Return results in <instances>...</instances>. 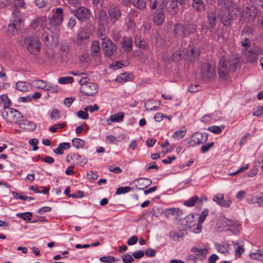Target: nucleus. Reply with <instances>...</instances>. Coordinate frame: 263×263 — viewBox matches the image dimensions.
Masks as SVG:
<instances>
[{
  "mask_svg": "<svg viewBox=\"0 0 263 263\" xmlns=\"http://www.w3.org/2000/svg\"><path fill=\"white\" fill-rule=\"evenodd\" d=\"M239 59L234 57L228 61L224 58L219 60V66L218 69L219 77L221 79H226L228 76L229 71H234L238 65Z\"/></svg>",
  "mask_w": 263,
  "mask_h": 263,
  "instance_id": "1",
  "label": "nucleus"
},
{
  "mask_svg": "<svg viewBox=\"0 0 263 263\" xmlns=\"http://www.w3.org/2000/svg\"><path fill=\"white\" fill-rule=\"evenodd\" d=\"M77 81L81 85V92L85 95L89 96L98 92L99 87L97 84L89 82V79L87 77H83L80 79H77Z\"/></svg>",
  "mask_w": 263,
  "mask_h": 263,
  "instance_id": "2",
  "label": "nucleus"
},
{
  "mask_svg": "<svg viewBox=\"0 0 263 263\" xmlns=\"http://www.w3.org/2000/svg\"><path fill=\"white\" fill-rule=\"evenodd\" d=\"M2 116L6 119L8 123H18L23 117V115L18 110L9 108L2 111Z\"/></svg>",
  "mask_w": 263,
  "mask_h": 263,
  "instance_id": "3",
  "label": "nucleus"
},
{
  "mask_svg": "<svg viewBox=\"0 0 263 263\" xmlns=\"http://www.w3.org/2000/svg\"><path fill=\"white\" fill-rule=\"evenodd\" d=\"M25 45L29 52L32 54H38L41 50V43L36 36H29L24 41Z\"/></svg>",
  "mask_w": 263,
  "mask_h": 263,
  "instance_id": "4",
  "label": "nucleus"
},
{
  "mask_svg": "<svg viewBox=\"0 0 263 263\" xmlns=\"http://www.w3.org/2000/svg\"><path fill=\"white\" fill-rule=\"evenodd\" d=\"M201 73L205 80H212L216 76L215 65L213 62H206L202 64Z\"/></svg>",
  "mask_w": 263,
  "mask_h": 263,
  "instance_id": "5",
  "label": "nucleus"
},
{
  "mask_svg": "<svg viewBox=\"0 0 263 263\" xmlns=\"http://www.w3.org/2000/svg\"><path fill=\"white\" fill-rule=\"evenodd\" d=\"M53 13L50 17L49 24L52 26H60L64 20L63 9L61 7H57L52 10Z\"/></svg>",
  "mask_w": 263,
  "mask_h": 263,
  "instance_id": "6",
  "label": "nucleus"
},
{
  "mask_svg": "<svg viewBox=\"0 0 263 263\" xmlns=\"http://www.w3.org/2000/svg\"><path fill=\"white\" fill-rule=\"evenodd\" d=\"M102 46L106 57L112 55L117 50V46L107 37L102 39Z\"/></svg>",
  "mask_w": 263,
  "mask_h": 263,
  "instance_id": "7",
  "label": "nucleus"
},
{
  "mask_svg": "<svg viewBox=\"0 0 263 263\" xmlns=\"http://www.w3.org/2000/svg\"><path fill=\"white\" fill-rule=\"evenodd\" d=\"M90 34L86 28H81L77 34L75 43L79 46H84L88 44L89 41Z\"/></svg>",
  "mask_w": 263,
  "mask_h": 263,
  "instance_id": "8",
  "label": "nucleus"
},
{
  "mask_svg": "<svg viewBox=\"0 0 263 263\" xmlns=\"http://www.w3.org/2000/svg\"><path fill=\"white\" fill-rule=\"evenodd\" d=\"M242 51L246 55L248 62H254L256 61L258 55L262 54L261 49L257 47L251 48L250 49H243Z\"/></svg>",
  "mask_w": 263,
  "mask_h": 263,
  "instance_id": "9",
  "label": "nucleus"
},
{
  "mask_svg": "<svg viewBox=\"0 0 263 263\" xmlns=\"http://www.w3.org/2000/svg\"><path fill=\"white\" fill-rule=\"evenodd\" d=\"M73 14L81 22H85L90 17V10L84 6H80L73 11Z\"/></svg>",
  "mask_w": 263,
  "mask_h": 263,
  "instance_id": "10",
  "label": "nucleus"
},
{
  "mask_svg": "<svg viewBox=\"0 0 263 263\" xmlns=\"http://www.w3.org/2000/svg\"><path fill=\"white\" fill-rule=\"evenodd\" d=\"M110 21L114 24L119 20L121 16V11L118 6L115 4H110L107 8Z\"/></svg>",
  "mask_w": 263,
  "mask_h": 263,
  "instance_id": "11",
  "label": "nucleus"
},
{
  "mask_svg": "<svg viewBox=\"0 0 263 263\" xmlns=\"http://www.w3.org/2000/svg\"><path fill=\"white\" fill-rule=\"evenodd\" d=\"M208 136L206 133L195 132L192 135L189 143L193 146L199 145L205 142L208 140Z\"/></svg>",
  "mask_w": 263,
  "mask_h": 263,
  "instance_id": "12",
  "label": "nucleus"
},
{
  "mask_svg": "<svg viewBox=\"0 0 263 263\" xmlns=\"http://www.w3.org/2000/svg\"><path fill=\"white\" fill-rule=\"evenodd\" d=\"M199 50L194 45H190L186 48L185 55L191 62L196 61L199 56Z\"/></svg>",
  "mask_w": 263,
  "mask_h": 263,
  "instance_id": "13",
  "label": "nucleus"
},
{
  "mask_svg": "<svg viewBox=\"0 0 263 263\" xmlns=\"http://www.w3.org/2000/svg\"><path fill=\"white\" fill-rule=\"evenodd\" d=\"M98 23L100 28H104L106 26L108 23V17L105 10H101L99 12L98 15ZM98 34L102 36L103 31L102 29L100 28V30L98 31Z\"/></svg>",
  "mask_w": 263,
  "mask_h": 263,
  "instance_id": "14",
  "label": "nucleus"
},
{
  "mask_svg": "<svg viewBox=\"0 0 263 263\" xmlns=\"http://www.w3.org/2000/svg\"><path fill=\"white\" fill-rule=\"evenodd\" d=\"M213 200L221 206L229 208L231 203L232 200L229 197L224 199V195L221 193H218L213 197Z\"/></svg>",
  "mask_w": 263,
  "mask_h": 263,
  "instance_id": "15",
  "label": "nucleus"
},
{
  "mask_svg": "<svg viewBox=\"0 0 263 263\" xmlns=\"http://www.w3.org/2000/svg\"><path fill=\"white\" fill-rule=\"evenodd\" d=\"M191 251L192 252L194 253L195 254L191 255V257H193L196 259H200V260H204L207 254L209 253L208 249L206 248L201 249L197 247H194L191 249Z\"/></svg>",
  "mask_w": 263,
  "mask_h": 263,
  "instance_id": "16",
  "label": "nucleus"
},
{
  "mask_svg": "<svg viewBox=\"0 0 263 263\" xmlns=\"http://www.w3.org/2000/svg\"><path fill=\"white\" fill-rule=\"evenodd\" d=\"M223 225L227 227V230H229L237 234L239 232L238 227L240 226L239 222L234 221L228 219H225L223 221Z\"/></svg>",
  "mask_w": 263,
  "mask_h": 263,
  "instance_id": "17",
  "label": "nucleus"
},
{
  "mask_svg": "<svg viewBox=\"0 0 263 263\" xmlns=\"http://www.w3.org/2000/svg\"><path fill=\"white\" fill-rule=\"evenodd\" d=\"M218 14L216 9H211L208 13V20L211 28H214L218 16Z\"/></svg>",
  "mask_w": 263,
  "mask_h": 263,
  "instance_id": "18",
  "label": "nucleus"
},
{
  "mask_svg": "<svg viewBox=\"0 0 263 263\" xmlns=\"http://www.w3.org/2000/svg\"><path fill=\"white\" fill-rule=\"evenodd\" d=\"M67 160L70 162L73 160L74 162L79 164L80 165H84L87 163V160L85 158H82L78 154L71 153L67 155Z\"/></svg>",
  "mask_w": 263,
  "mask_h": 263,
  "instance_id": "19",
  "label": "nucleus"
},
{
  "mask_svg": "<svg viewBox=\"0 0 263 263\" xmlns=\"http://www.w3.org/2000/svg\"><path fill=\"white\" fill-rule=\"evenodd\" d=\"M163 9H157L153 15V20L157 25H161L164 21L165 16L162 11Z\"/></svg>",
  "mask_w": 263,
  "mask_h": 263,
  "instance_id": "20",
  "label": "nucleus"
},
{
  "mask_svg": "<svg viewBox=\"0 0 263 263\" xmlns=\"http://www.w3.org/2000/svg\"><path fill=\"white\" fill-rule=\"evenodd\" d=\"M133 183L138 189L142 190L150 185L152 181L147 178H139L135 180Z\"/></svg>",
  "mask_w": 263,
  "mask_h": 263,
  "instance_id": "21",
  "label": "nucleus"
},
{
  "mask_svg": "<svg viewBox=\"0 0 263 263\" xmlns=\"http://www.w3.org/2000/svg\"><path fill=\"white\" fill-rule=\"evenodd\" d=\"M165 214L166 217H168L170 215H174L176 219L182 220L183 211L179 208H169L165 210Z\"/></svg>",
  "mask_w": 263,
  "mask_h": 263,
  "instance_id": "22",
  "label": "nucleus"
},
{
  "mask_svg": "<svg viewBox=\"0 0 263 263\" xmlns=\"http://www.w3.org/2000/svg\"><path fill=\"white\" fill-rule=\"evenodd\" d=\"M18 125L21 128L28 131L33 130L36 126L34 123L24 119L20 120Z\"/></svg>",
  "mask_w": 263,
  "mask_h": 263,
  "instance_id": "23",
  "label": "nucleus"
},
{
  "mask_svg": "<svg viewBox=\"0 0 263 263\" xmlns=\"http://www.w3.org/2000/svg\"><path fill=\"white\" fill-rule=\"evenodd\" d=\"M161 103L159 101L154 100H148L145 102L144 107L147 110H156L160 106Z\"/></svg>",
  "mask_w": 263,
  "mask_h": 263,
  "instance_id": "24",
  "label": "nucleus"
},
{
  "mask_svg": "<svg viewBox=\"0 0 263 263\" xmlns=\"http://www.w3.org/2000/svg\"><path fill=\"white\" fill-rule=\"evenodd\" d=\"M122 46L123 49L126 52H129L133 48V40L130 37H123L122 38Z\"/></svg>",
  "mask_w": 263,
  "mask_h": 263,
  "instance_id": "25",
  "label": "nucleus"
},
{
  "mask_svg": "<svg viewBox=\"0 0 263 263\" xmlns=\"http://www.w3.org/2000/svg\"><path fill=\"white\" fill-rule=\"evenodd\" d=\"M218 5L224 7L229 11L233 10L235 7L232 0H218Z\"/></svg>",
  "mask_w": 263,
  "mask_h": 263,
  "instance_id": "26",
  "label": "nucleus"
},
{
  "mask_svg": "<svg viewBox=\"0 0 263 263\" xmlns=\"http://www.w3.org/2000/svg\"><path fill=\"white\" fill-rule=\"evenodd\" d=\"M23 26V23H21L19 24L17 22H15V20H13L12 23H10L8 26V32L9 34H14L16 30L21 29Z\"/></svg>",
  "mask_w": 263,
  "mask_h": 263,
  "instance_id": "27",
  "label": "nucleus"
},
{
  "mask_svg": "<svg viewBox=\"0 0 263 263\" xmlns=\"http://www.w3.org/2000/svg\"><path fill=\"white\" fill-rule=\"evenodd\" d=\"M70 147V144L69 142H63L60 143L57 148L53 149V152L57 154L62 155L64 151L68 149Z\"/></svg>",
  "mask_w": 263,
  "mask_h": 263,
  "instance_id": "28",
  "label": "nucleus"
},
{
  "mask_svg": "<svg viewBox=\"0 0 263 263\" xmlns=\"http://www.w3.org/2000/svg\"><path fill=\"white\" fill-rule=\"evenodd\" d=\"M185 47H182L180 48L179 50H176L174 51V53L172 54L171 58H168V59H165L164 58V59L166 61H170V60H175L179 61L181 59L183 53H184Z\"/></svg>",
  "mask_w": 263,
  "mask_h": 263,
  "instance_id": "29",
  "label": "nucleus"
},
{
  "mask_svg": "<svg viewBox=\"0 0 263 263\" xmlns=\"http://www.w3.org/2000/svg\"><path fill=\"white\" fill-rule=\"evenodd\" d=\"M215 247L217 250L222 254L229 252L230 248V245L226 242L216 244Z\"/></svg>",
  "mask_w": 263,
  "mask_h": 263,
  "instance_id": "30",
  "label": "nucleus"
},
{
  "mask_svg": "<svg viewBox=\"0 0 263 263\" xmlns=\"http://www.w3.org/2000/svg\"><path fill=\"white\" fill-rule=\"evenodd\" d=\"M149 7L151 9H163L164 0H149Z\"/></svg>",
  "mask_w": 263,
  "mask_h": 263,
  "instance_id": "31",
  "label": "nucleus"
},
{
  "mask_svg": "<svg viewBox=\"0 0 263 263\" xmlns=\"http://www.w3.org/2000/svg\"><path fill=\"white\" fill-rule=\"evenodd\" d=\"M229 12H224L222 15H219L221 23L226 26H229L231 24L232 16H230Z\"/></svg>",
  "mask_w": 263,
  "mask_h": 263,
  "instance_id": "32",
  "label": "nucleus"
},
{
  "mask_svg": "<svg viewBox=\"0 0 263 263\" xmlns=\"http://www.w3.org/2000/svg\"><path fill=\"white\" fill-rule=\"evenodd\" d=\"M137 15V13L135 10H130L129 13L128 14L127 16V27L129 29L133 28L135 25V20L134 19V17Z\"/></svg>",
  "mask_w": 263,
  "mask_h": 263,
  "instance_id": "33",
  "label": "nucleus"
},
{
  "mask_svg": "<svg viewBox=\"0 0 263 263\" xmlns=\"http://www.w3.org/2000/svg\"><path fill=\"white\" fill-rule=\"evenodd\" d=\"M20 8H21L18 7H14L12 13L14 17L13 20H15V22H17L19 24H20L21 23H23V16Z\"/></svg>",
  "mask_w": 263,
  "mask_h": 263,
  "instance_id": "34",
  "label": "nucleus"
},
{
  "mask_svg": "<svg viewBox=\"0 0 263 263\" xmlns=\"http://www.w3.org/2000/svg\"><path fill=\"white\" fill-rule=\"evenodd\" d=\"M183 236V232L181 230L172 231L170 233V237L174 241H179Z\"/></svg>",
  "mask_w": 263,
  "mask_h": 263,
  "instance_id": "35",
  "label": "nucleus"
},
{
  "mask_svg": "<svg viewBox=\"0 0 263 263\" xmlns=\"http://www.w3.org/2000/svg\"><path fill=\"white\" fill-rule=\"evenodd\" d=\"M175 33L179 36H185L187 35V33L186 32V30L184 26L181 24H176L174 27Z\"/></svg>",
  "mask_w": 263,
  "mask_h": 263,
  "instance_id": "36",
  "label": "nucleus"
},
{
  "mask_svg": "<svg viewBox=\"0 0 263 263\" xmlns=\"http://www.w3.org/2000/svg\"><path fill=\"white\" fill-rule=\"evenodd\" d=\"M134 78V76L132 73H128L127 72H125L123 73H121L119 76H118L116 81L119 82H125L127 81H131Z\"/></svg>",
  "mask_w": 263,
  "mask_h": 263,
  "instance_id": "37",
  "label": "nucleus"
},
{
  "mask_svg": "<svg viewBox=\"0 0 263 263\" xmlns=\"http://www.w3.org/2000/svg\"><path fill=\"white\" fill-rule=\"evenodd\" d=\"M16 89L22 92L28 91L30 88L28 83L25 82L20 81L15 84Z\"/></svg>",
  "mask_w": 263,
  "mask_h": 263,
  "instance_id": "38",
  "label": "nucleus"
},
{
  "mask_svg": "<svg viewBox=\"0 0 263 263\" xmlns=\"http://www.w3.org/2000/svg\"><path fill=\"white\" fill-rule=\"evenodd\" d=\"M0 103L3 104V110L7 109L10 108V106L11 104V101L10 99L8 98V96L6 94H4L0 96Z\"/></svg>",
  "mask_w": 263,
  "mask_h": 263,
  "instance_id": "39",
  "label": "nucleus"
},
{
  "mask_svg": "<svg viewBox=\"0 0 263 263\" xmlns=\"http://www.w3.org/2000/svg\"><path fill=\"white\" fill-rule=\"evenodd\" d=\"M132 3L134 6L139 10H143L146 8L145 0H132Z\"/></svg>",
  "mask_w": 263,
  "mask_h": 263,
  "instance_id": "40",
  "label": "nucleus"
},
{
  "mask_svg": "<svg viewBox=\"0 0 263 263\" xmlns=\"http://www.w3.org/2000/svg\"><path fill=\"white\" fill-rule=\"evenodd\" d=\"M194 217L195 215L194 214H190L186 216L182 219L181 223L186 227H191L193 225Z\"/></svg>",
  "mask_w": 263,
  "mask_h": 263,
  "instance_id": "41",
  "label": "nucleus"
},
{
  "mask_svg": "<svg viewBox=\"0 0 263 263\" xmlns=\"http://www.w3.org/2000/svg\"><path fill=\"white\" fill-rule=\"evenodd\" d=\"M135 44L136 46L139 47L140 49H145L147 47V45L146 42L142 40L140 36L137 35L135 38Z\"/></svg>",
  "mask_w": 263,
  "mask_h": 263,
  "instance_id": "42",
  "label": "nucleus"
},
{
  "mask_svg": "<svg viewBox=\"0 0 263 263\" xmlns=\"http://www.w3.org/2000/svg\"><path fill=\"white\" fill-rule=\"evenodd\" d=\"M100 51V43L97 41H93L91 44V52L93 55H97Z\"/></svg>",
  "mask_w": 263,
  "mask_h": 263,
  "instance_id": "43",
  "label": "nucleus"
},
{
  "mask_svg": "<svg viewBox=\"0 0 263 263\" xmlns=\"http://www.w3.org/2000/svg\"><path fill=\"white\" fill-rule=\"evenodd\" d=\"M242 17L247 19V22L252 21L254 18L255 15L253 13H251L250 10L247 8L245 11H243L242 13Z\"/></svg>",
  "mask_w": 263,
  "mask_h": 263,
  "instance_id": "44",
  "label": "nucleus"
},
{
  "mask_svg": "<svg viewBox=\"0 0 263 263\" xmlns=\"http://www.w3.org/2000/svg\"><path fill=\"white\" fill-rule=\"evenodd\" d=\"M167 6L168 11L173 13H176L178 9V6L176 1H171L167 2Z\"/></svg>",
  "mask_w": 263,
  "mask_h": 263,
  "instance_id": "45",
  "label": "nucleus"
},
{
  "mask_svg": "<svg viewBox=\"0 0 263 263\" xmlns=\"http://www.w3.org/2000/svg\"><path fill=\"white\" fill-rule=\"evenodd\" d=\"M45 22V18L43 17H38L35 20H34L30 25V27L35 29L40 26H43Z\"/></svg>",
  "mask_w": 263,
  "mask_h": 263,
  "instance_id": "46",
  "label": "nucleus"
},
{
  "mask_svg": "<svg viewBox=\"0 0 263 263\" xmlns=\"http://www.w3.org/2000/svg\"><path fill=\"white\" fill-rule=\"evenodd\" d=\"M192 7L197 11H201L204 8V5L202 0H193Z\"/></svg>",
  "mask_w": 263,
  "mask_h": 263,
  "instance_id": "47",
  "label": "nucleus"
},
{
  "mask_svg": "<svg viewBox=\"0 0 263 263\" xmlns=\"http://www.w3.org/2000/svg\"><path fill=\"white\" fill-rule=\"evenodd\" d=\"M124 113L122 112L112 115L110 117V120L113 122H120L123 120L124 118Z\"/></svg>",
  "mask_w": 263,
  "mask_h": 263,
  "instance_id": "48",
  "label": "nucleus"
},
{
  "mask_svg": "<svg viewBox=\"0 0 263 263\" xmlns=\"http://www.w3.org/2000/svg\"><path fill=\"white\" fill-rule=\"evenodd\" d=\"M45 90L49 91L51 92H57L59 91V88L58 85L47 82Z\"/></svg>",
  "mask_w": 263,
  "mask_h": 263,
  "instance_id": "49",
  "label": "nucleus"
},
{
  "mask_svg": "<svg viewBox=\"0 0 263 263\" xmlns=\"http://www.w3.org/2000/svg\"><path fill=\"white\" fill-rule=\"evenodd\" d=\"M72 142L73 146L77 149L82 148L85 145V141L79 138H74Z\"/></svg>",
  "mask_w": 263,
  "mask_h": 263,
  "instance_id": "50",
  "label": "nucleus"
},
{
  "mask_svg": "<svg viewBox=\"0 0 263 263\" xmlns=\"http://www.w3.org/2000/svg\"><path fill=\"white\" fill-rule=\"evenodd\" d=\"M199 200V199L197 196H194L190 198L184 202V205L187 206H193L195 205V203Z\"/></svg>",
  "mask_w": 263,
  "mask_h": 263,
  "instance_id": "51",
  "label": "nucleus"
},
{
  "mask_svg": "<svg viewBox=\"0 0 263 263\" xmlns=\"http://www.w3.org/2000/svg\"><path fill=\"white\" fill-rule=\"evenodd\" d=\"M47 81L42 80H35L33 81V85L37 88L44 89L46 88V84Z\"/></svg>",
  "mask_w": 263,
  "mask_h": 263,
  "instance_id": "52",
  "label": "nucleus"
},
{
  "mask_svg": "<svg viewBox=\"0 0 263 263\" xmlns=\"http://www.w3.org/2000/svg\"><path fill=\"white\" fill-rule=\"evenodd\" d=\"M233 244L234 246H237V247L235 248V254L239 256L245 251L242 245H239L237 241H233Z\"/></svg>",
  "mask_w": 263,
  "mask_h": 263,
  "instance_id": "53",
  "label": "nucleus"
},
{
  "mask_svg": "<svg viewBox=\"0 0 263 263\" xmlns=\"http://www.w3.org/2000/svg\"><path fill=\"white\" fill-rule=\"evenodd\" d=\"M100 260L103 262H117L118 260V259L115 258L112 256H102L100 258Z\"/></svg>",
  "mask_w": 263,
  "mask_h": 263,
  "instance_id": "54",
  "label": "nucleus"
},
{
  "mask_svg": "<svg viewBox=\"0 0 263 263\" xmlns=\"http://www.w3.org/2000/svg\"><path fill=\"white\" fill-rule=\"evenodd\" d=\"M16 216L18 218H21L25 220L29 221L31 220L32 215L30 212H26L23 213H17Z\"/></svg>",
  "mask_w": 263,
  "mask_h": 263,
  "instance_id": "55",
  "label": "nucleus"
},
{
  "mask_svg": "<svg viewBox=\"0 0 263 263\" xmlns=\"http://www.w3.org/2000/svg\"><path fill=\"white\" fill-rule=\"evenodd\" d=\"M51 37V36H49L48 35L43 36V40L45 42V43L47 45H52V46H55L58 43V40L57 39H53L52 42H50V39Z\"/></svg>",
  "mask_w": 263,
  "mask_h": 263,
  "instance_id": "56",
  "label": "nucleus"
},
{
  "mask_svg": "<svg viewBox=\"0 0 263 263\" xmlns=\"http://www.w3.org/2000/svg\"><path fill=\"white\" fill-rule=\"evenodd\" d=\"M184 28L186 30V32L187 33V35L193 33L196 31V26L194 24H188L184 26Z\"/></svg>",
  "mask_w": 263,
  "mask_h": 263,
  "instance_id": "57",
  "label": "nucleus"
},
{
  "mask_svg": "<svg viewBox=\"0 0 263 263\" xmlns=\"http://www.w3.org/2000/svg\"><path fill=\"white\" fill-rule=\"evenodd\" d=\"M131 190L130 187L129 186H122L117 189L116 194L120 195L127 193Z\"/></svg>",
  "mask_w": 263,
  "mask_h": 263,
  "instance_id": "58",
  "label": "nucleus"
},
{
  "mask_svg": "<svg viewBox=\"0 0 263 263\" xmlns=\"http://www.w3.org/2000/svg\"><path fill=\"white\" fill-rule=\"evenodd\" d=\"M50 117L52 120L55 121L60 118V112L57 109H54L50 113Z\"/></svg>",
  "mask_w": 263,
  "mask_h": 263,
  "instance_id": "59",
  "label": "nucleus"
},
{
  "mask_svg": "<svg viewBox=\"0 0 263 263\" xmlns=\"http://www.w3.org/2000/svg\"><path fill=\"white\" fill-rule=\"evenodd\" d=\"M73 81V78L71 77H61L58 80L59 83L63 84L71 83Z\"/></svg>",
  "mask_w": 263,
  "mask_h": 263,
  "instance_id": "60",
  "label": "nucleus"
},
{
  "mask_svg": "<svg viewBox=\"0 0 263 263\" xmlns=\"http://www.w3.org/2000/svg\"><path fill=\"white\" fill-rule=\"evenodd\" d=\"M122 260L124 263H132L134 260L130 254H126L122 256Z\"/></svg>",
  "mask_w": 263,
  "mask_h": 263,
  "instance_id": "61",
  "label": "nucleus"
},
{
  "mask_svg": "<svg viewBox=\"0 0 263 263\" xmlns=\"http://www.w3.org/2000/svg\"><path fill=\"white\" fill-rule=\"evenodd\" d=\"M254 200L259 206H263V194L261 193L259 196H256L254 197Z\"/></svg>",
  "mask_w": 263,
  "mask_h": 263,
  "instance_id": "62",
  "label": "nucleus"
},
{
  "mask_svg": "<svg viewBox=\"0 0 263 263\" xmlns=\"http://www.w3.org/2000/svg\"><path fill=\"white\" fill-rule=\"evenodd\" d=\"M185 134V130H180L176 131L174 134V138L176 139H180L183 138Z\"/></svg>",
  "mask_w": 263,
  "mask_h": 263,
  "instance_id": "63",
  "label": "nucleus"
},
{
  "mask_svg": "<svg viewBox=\"0 0 263 263\" xmlns=\"http://www.w3.org/2000/svg\"><path fill=\"white\" fill-rule=\"evenodd\" d=\"M99 109V106L97 104L93 105V106H87L84 108V110L86 111H89L90 112H93L95 111L98 110Z\"/></svg>",
  "mask_w": 263,
  "mask_h": 263,
  "instance_id": "64",
  "label": "nucleus"
}]
</instances>
